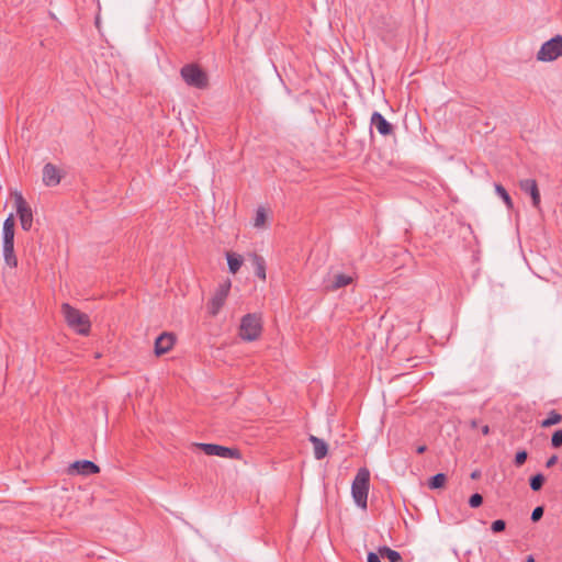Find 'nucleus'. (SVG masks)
Segmentation results:
<instances>
[{
	"mask_svg": "<svg viewBox=\"0 0 562 562\" xmlns=\"http://www.w3.org/2000/svg\"><path fill=\"white\" fill-rule=\"evenodd\" d=\"M370 488V471L360 468L351 484V495L356 505L362 509L368 507V493Z\"/></svg>",
	"mask_w": 562,
	"mask_h": 562,
	"instance_id": "obj_1",
	"label": "nucleus"
},
{
	"mask_svg": "<svg viewBox=\"0 0 562 562\" xmlns=\"http://www.w3.org/2000/svg\"><path fill=\"white\" fill-rule=\"evenodd\" d=\"M61 313L67 325L77 334L86 336L90 331L91 323L89 316L68 303L61 305Z\"/></svg>",
	"mask_w": 562,
	"mask_h": 562,
	"instance_id": "obj_2",
	"label": "nucleus"
},
{
	"mask_svg": "<svg viewBox=\"0 0 562 562\" xmlns=\"http://www.w3.org/2000/svg\"><path fill=\"white\" fill-rule=\"evenodd\" d=\"M262 330L261 318L257 314H246L239 325V336L243 340L254 341Z\"/></svg>",
	"mask_w": 562,
	"mask_h": 562,
	"instance_id": "obj_3",
	"label": "nucleus"
},
{
	"mask_svg": "<svg viewBox=\"0 0 562 562\" xmlns=\"http://www.w3.org/2000/svg\"><path fill=\"white\" fill-rule=\"evenodd\" d=\"M180 75L190 87L205 89L209 85L207 75L196 64L184 65L180 70Z\"/></svg>",
	"mask_w": 562,
	"mask_h": 562,
	"instance_id": "obj_4",
	"label": "nucleus"
},
{
	"mask_svg": "<svg viewBox=\"0 0 562 562\" xmlns=\"http://www.w3.org/2000/svg\"><path fill=\"white\" fill-rule=\"evenodd\" d=\"M562 56V35H555L542 44L537 53L538 60L552 61Z\"/></svg>",
	"mask_w": 562,
	"mask_h": 562,
	"instance_id": "obj_5",
	"label": "nucleus"
},
{
	"mask_svg": "<svg viewBox=\"0 0 562 562\" xmlns=\"http://www.w3.org/2000/svg\"><path fill=\"white\" fill-rule=\"evenodd\" d=\"M196 447L201 449L207 456H216L227 459H240L241 454L238 449L228 448L215 443H196Z\"/></svg>",
	"mask_w": 562,
	"mask_h": 562,
	"instance_id": "obj_6",
	"label": "nucleus"
},
{
	"mask_svg": "<svg viewBox=\"0 0 562 562\" xmlns=\"http://www.w3.org/2000/svg\"><path fill=\"white\" fill-rule=\"evenodd\" d=\"M15 207L16 214L20 218L21 227L24 231H30L33 224V213L31 207L21 193H15Z\"/></svg>",
	"mask_w": 562,
	"mask_h": 562,
	"instance_id": "obj_7",
	"label": "nucleus"
},
{
	"mask_svg": "<svg viewBox=\"0 0 562 562\" xmlns=\"http://www.w3.org/2000/svg\"><path fill=\"white\" fill-rule=\"evenodd\" d=\"M229 289H231L229 282L223 283L216 289L214 295L212 296V299L210 300V302L207 304L209 313L212 316H216L218 314V312L221 311V308L223 307V305L228 296Z\"/></svg>",
	"mask_w": 562,
	"mask_h": 562,
	"instance_id": "obj_8",
	"label": "nucleus"
},
{
	"mask_svg": "<svg viewBox=\"0 0 562 562\" xmlns=\"http://www.w3.org/2000/svg\"><path fill=\"white\" fill-rule=\"evenodd\" d=\"M100 472L99 465L89 460H78L71 463L68 468V473L74 475H91Z\"/></svg>",
	"mask_w": 562,
	"mask_h": 562,
	"instance_id": "obj_9",
	"label": "nucleus"
},
{
	"mask_svg": "<svg viewBox=\"0 0 562 562\" xmlns=\"http://www.w3.org/2000/svg\"><path fill=\"white\" fill-rule=\"evenodd\" d=\"M519 188L531 196L532 205L536 209L540 206V192L535 179H524L519 181Z\"/></svg>",
	"mask_w": 562,
	"mask_h": 562,
	"instance_id": "obj_10",
	"label": "nucleus"
},
{
	"mask_svg": "<svg viewBox=\"0 0 562 562\" xmlns=\"http://www.w3.org/2000/svg\"><path fill=\"white\" fill-rule=\"evenodd\" d=\"M176 337L171 333H162L155 340V353L161 356L171 350Z\"/></svg>",
	"mask_w": 562,
	"mask_h": 562,
	"instance_id": "obj_11",
	"label": "nucleus"
},
{
	"mask_svg": "<svg viewBox=\"0 0 562 562\" xmlns=\"http://www.w3.org/2000/svg\"><path fill=\"white\" fill-rule=\"evenodd\" d=\"M371 126L375 127L382 136H389L393 133V125L376 111L371 115Z\"/></svg>",
	"mask_w": 562,
	"mask_h": 562,
	"instance_id": "obj_12",
	"label": "nucleus"
},
{
	"mask_svg": "<svg viewBox=\"0 0 562 562\" xmlns=\"http://www.w3.org/2000/svg\"><path fill=\"white\" fill-rule=\"evenodd\" d=\"M43 182L47 187H55L60 182L59 170L50 162L43 167Z\"/></svg>",
	"mask_w": 562,
	"mask_h": 562,
	"instance_id": "obj_13",
	"label": "nucleus"
},
{
	"mask_svg": "<svg viewBox=\"0 0 562 562\" xmlns=\"http://www.w3.org/2000/svg\"><path fill=\"white\" fill-rule=\"evenodd\" d=\"M3 259L10 268L18 267V258L14 252V239L2 240Z\"/></svg>",
	"mask_w": 562,
	"mask_h": 562,
	"instance_id": "obj_14",
	"label": "nucleus"
},
{
	"mask_svg": "<svg viewBox=\"0 0 562 562\" xmlns=\"http://www.w3.org/2000/svg\"><path fill=\"white\" fill-rule=\"evenodd\" d=\"M352 282V278L345 273H336L328 281H326L325 286L327 290L335 291L340 288H344Z\"/></svg>",
	"mask_w": 562,
	"mask_h": 562,
	"instance_id": "obj_15",
	"label": "nucleus"
},
{
	"mask_svg": "<svg viewBox=\"0 0 562 562\" xmlns=\"http://www.w3.org/2000/svg\"><path fill=\"white\" fill-rule=\"evenodd\" d=\"M308 440L313 445L315 459L316 460L324 459L328 452V445L323 439H321L314 435H310Z\"/></svg>",
	"mask_w": 562,
	"mask_h": 562,
	"instance_id": "obj_16",
	"label": "nucleus"
},
{
	"mask_svg": "<svg viewBox=\"0 0 562 562\" xmlns=\"http://www.w3.org/2000/svg\"><path fill=\"white\" fill-rule=\"evenodd\" d=\"M251 262L254 266L255 274L261 279L266 280V261L262 256L254 254L251 256Z\"/></svg>",
	"mask_w": 562,
	"mask_h": 562,
	"instance_id": "obj_17",
	"label": "nucleus"
},
{
	"mask_svg": "<svg viewBox=\"0 0 562 562\" xmlns=\"http://www.w3.org/2000/svg\"><path fill=\"white\" fill-rule=\"evenodd\" d=\"M378 552H379V557H381L383 559H387L390 562H402L403 561L400 552H397L386 546L380 547L378 549Z\"/></svg>",
	"mask_w": 562,
	"mask_h": 562,
	"instance_id": "obj_18",
	"label": "nucleus"
},
{
	"mask_svg": "<svg viewBox=\"0 0 562 562\" xmlns=\"http://www.w3.org/2000/svg\"><path fill=\"white\" fill-rule=\"evenodd\" d=\"M14 216L13 214H10L4 223L2 228V238L3 239H14Z\"/></svg>",
	"mask_w": 562,
	"mask_h": 562,
	"instance_id": "obj_19",
	"label": "nucleus"
},
{
	"mask_svg": "<svg viewBox=\"0 0 562 562\" xmlns=\"http://www.w3.org/2000/svg\"><path fill=\"white\" fill-rule=\"evenodd\" d=\"M562 422V415L558 413L555 409H552L548 413V417L541 422L542 428H549L553 425H557Z\"/></svg>",
	"mask_w": 562,
	"mask_h": 562,
	"instance_id": "obj_20",
	"label": "nucleus"
},
{
	"mask_svg": "<svg viewBox=\"0 0 562 562\" xmlns=\"http://www.w3.org/2000/svg\"><path fill=\"white\" fill-rule=\"evenodd\" d=\"M226 257L229 271L236 273L243 265V258L232 252H227Z\"/></svg>",
	"mask_w": 562,
	"mask_h": 562,
	"instance_id": "obj_21",
	"label": "nucleus"
},
{
	"mask_svg": "<svg viewBox=\"0 0 562 562\" xmlns=\"http://www.w3.org/2000/svg\"><path fill=\"white\" fill-rule=\"evenodd\" d=\"M447 476L445 473H437L436 475L429 479L428 486L431 490H438L445 486Z\"/></svg>",
	"mask_w": 562,
	"mask_h": 562,
	"instance_id": "obj_22",
	"label": "nucleus"
},
{
	"mask_svg": "<svg viewBox=\"0 0 562 562\" xmlns=\"http://www.w3.org/2000/svg\"><path fill=\"white\" fill-rule=\"evenodd\" d=\"M546 477L542 473H537L529 479L530 488L538 492L542 488Z\"/></svg>",
	"mask_w": 562,
	"mask_h": 562,
	"instance_id": "obj_23",
	"label": "nucleus"
},
{
	"mask_svg": "<svg viewBox=\"0 0 562 562\" xmlns=\"http://www.w3.org/2000/svg\"><path fill=\"white\" fill-rule=\"evenodd\" d=\"M495 191L498 194V196L504 201L506 206L508 209H512L513 207V201H512L510 195L506 191V189L502 184L496 183L495 184Z\"/></svg>",
	"mask_w": 562,
	"mask_h": 562,
	"instance_id": "obj_24",
	"label": "nucleus"
},
{
	"mask_svg": "<svg viewBox=\"0 0 562 562\" xmlns=\"http://www.w3.org/2000/svg\"><path fill=\"white\" fill-rule=\"evenodd\" d=\"M266 218H267V214H266L265 209L259 207L256 212V216L254 220V226L258 227V228L261 227L265 224Z\"/></svg>",
	"mask_w": 562,
	"mask_h": 562,
	"instance_id": "obj_25",
	"label": "nucleus"
},
{
	"mask_svg": "<svg viewBox=\"0 0 562 562\" xmlns=\"http://www.w3.org/2000/svg\"><path fill=\"white\" fill-rule=\"evenodd\" d=\"M528 458V452L526 450H519L515 454L514 463L516 467H521Z\"/></svg>",
	"mask_w": 562,
	"mask_h": 562,
	"instance_id": "obj_26",
	"label": "nucleus"
},
{
	"mask_svg": "<svg viewBox=\"0 0 562 562\" xmlns=\"http://www.w3.org/2000/svg\"><path fill=\"white\" fill-rule=\"evenodd\" d=\"M482 503H483V496L479 493L472 494L469 498V505L472 508L480 507L482 505Z\"/></svg>",
	"mask_w": 562,
	"mask_h": 562,
	"instance_id": "obj_27",
	"label": "nucleus"
},
{
	"mask_svg": "<svg viewBox=\"0 0 562 562\" xmlns=\"http://www.w3.org/2000/svg\"><path fill=\"white\" fill-rule=\"evenodd\" d=\"M551 446L553 448H560L562 446V429H558L553 432L551 438Z\"/></svg>",
	"mask_w": 562,
	"mask_h": 562,
	"instance_id": "obj_28",
	"label": "nucleus"
},
{
	"mask_svg": "<svg viewBox=\"0 0 562 562\" xmlns=\"http://www.w3.org/2000/svg\"><path fill=\"white\" fill-rule=\"evenodd\" d=\"M506 528V522L503 519L494 520L491 524V530L495 533L504 531Z\"/></svg>",
	"mask_w": 562,
	"mask_h": 562,
	"instance_id": "obj_29",
	"label": "nucleus"
},
{
	"mask_svg": "<svg viewBox=\"0 0 562 562\" xmlns=\"http://www.w3.org/2000/svg\"><path fill=\"white\" fill-rule=\"evenodd\" d=\"M543 513H544V508H543V506H537V507L532 510L530 519H531L533 522H537V521H539V520L542 518Z\"/></svg>",
	"mask_w": 562,
	"mask_h": 562,
	"instance_id": "obj_30",
	"label": "nucleus"
},
{
	"mask_svg": "<svg viewBox=\"0 0 562 562\" xmlns=\"http://www.w3.org/2000/svg\"><path fill=\"white\" fill-rule=\"evenodd\" d=\"M367 562H381L379 554L374 552H369L367 557Z\"/></svg>",
	"mask_w": 562,
	"mask_h": 562,
	"instance_id": "obj_31",
	"label": "nucleus"
},
{
	"mask_svg": "<svg viewBox=\"0 0 562 562\" xmlns=\"http://www.w3.org/2000/svg\"><path fill=\"white\" fill-rule=\"evenodd\" d=\"M558 462V456L553 454L551 456L547 462H546V467L547 468H552L555 463Z\"/></svg>",
	"mask_w": 562,
	"mask_h": 562,
	"instance_id": "obj_32",
	"label": "nucleus"
},
{
	"mask_svg": "<svg viewBox=\"0 0 562 562\" xmlns=\"http://www.w3.org/2000/svg\"><path fill=\"white\" fill-rule=\"evenodd\" d=\"M482 434L483 435H488L490 434V426L488 425H484L482 427Z\"/></svg>",
	"mask_w": 562,
	"mask_h": 562,
	"instance_id": "obj_33",
	"label": "nucleus"
},
{
	"mask_svg": "<svg viewBox=\"0 0 562 562\" xmlns=\"http://www.w3.org/2000/svg\"><path fill=\"white\" fill-rule=\"evenodd\" d=\"M425 450H426V446H419L417 448V453H423V452H425Z\"/></svg>",
	"mask_w": 562,
	"mask_h": 562,
	"instance_id": "obj_34",
	"label": "nucleus"
},
{
	"mask_svg": "<svg viewBox=\"0 0 562 562\" xmlns=\"http://www.w3.org/2000/svg\"><path fill=\"white\" fill-rule=\"evenodd\" d=\"M479 476H480V472H479V471H474V472H472V474H471V477H472V479H477Z\"/></svg>",
	"mask_w": 562,
	"mask_h": 562,
	"instance_id": "obj_35",
	"label": "nucleus"
},
{
	"mask_svg": "<svg viewBox=\"0 0 562 562\" xmlns=\"http://www.w3.org/2000/svg\"><path fill=\"white\" fill-rule=\"evenodd\" d=\"M526 562H535V559L532 555H528L526 559Z\"/></svg>",
	"mask_w": 562,
	"mask_h": 562,
	"instance_id": "obj_36",
	"label": "nucleus"
},
{
	"mask_svg": "<svg viewBox=\"0 0 562 562\" xmlns=\"http://www.w3.org/2000/svg\"><path fill=\"white\" fill-rule=\"evenodd\" d=\"M472 427H476V420H472Z\"/></svg>",
	"mask_w": 562,
	"mask_h": 562,
	"instance_id": "obj_37",
	"label": "nucleus"
}]
</instances>
